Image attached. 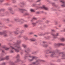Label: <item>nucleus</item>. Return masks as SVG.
Listing matches in <instances>:
<instances>
[{"label":"nucleus","instance_id":"1","mask_svg":"<svg viewBox=\"0 0 65 65\" xmlns=\"http://www.w3.org/2000/svg\"><path fill=\"white\" fill-rule=\"evenodd\" d=\"M20 43L21 40H18L17 44H15L14 45V47H12V46H10V47L11 48L14 50L16 52H19V50H18L17 48H18V49L21 48V46L20 45H18L17 46V44H19V43Z\"/></svg>","mask_w":65,"mask_h":65},{"label":"nucleus","instance_id":"2","mask_svg":"<svg viewBox=\"0 0 65 65\" xmlns=\"http://www.w3.org/2000/svg\"><path fill=\"white\" fill-rule=\"evenodd\" d=\"M28 57L29 58H32V59H30L29 60V61H32L34 59H36V57L33 56H31L30 55H28Z\"/></svg>","mask_w":65,"mask_h":65},{"label":"nucleus","instance_id":"3","mask_svg":"<svg viewBox=\"0 0 65 65\" xmlns=\"http://www.w3.org/2000/svg\"><path fill=\"white\" fill-rule=\"evenodd\" d=\"M40 61H42V60H38L36 61V62H34L32 63V64H37V63H38V62H40Z\"/></svg>","mask_w":65,"mask_h":65},{"label":"nucleus","instance_id":"4","mask_svg":"<svg viewBox=\"0 0 65 65\" xmlns=\"http://www.w3.org/2000/svg\"><path fill=\"white\" fill-rule=\"evenodd\" d=\"M51 57H54V55L55 54V52L54 51L51 52Z\"/></svg>","mask_w":65,"mask_h":65},{"label":"nucleus","instance_id":"5","mask_svg":"<svg viewBox=\"0 0 65 65\" xmlns=\"http://www.w3.org/2000/svg\"><path fill=\"white\" fill-rule=\"evenodd\" d=\"M0 34L1 35H3L5 37L7 36V34H6L4 32H0Z\"/></svg>","mask_w":65,"mask_h":65},{"label":"nucleus","instance_id":"6","mask_svg":"<svg viewBox=\"0 0 65 65\" xmlns=\"http://www.w3.org/2000/svg\"><path fill=\"white\" fill-rule=\"evenodd\" d=\"M5 59H6V60H8L9 59V56H7L5 58H3L1 60H4Z\"/></svg>","mask_w":65,"mask_h":65},{"label":"nucleus","instance_id":"7","mask_svg":"<svg viewBox=\"0 0 65 65\" xmlns=\"http://www.w3.org/2000/svg\"><path fill=\"white\" fill-rule=\"evenodd\" d=\"M60 2L63 3V5H62L63 7H65V2H64L63 0L60 1Z\"/></svg>","mask_w":65,"mask_h":65},{"label":"nucleus","instance_id":"8","mask_svg":"<svg viewBox=\"0 0 65 65\" xmlns=\"http://www.w3.org/2000/svg\"><path fill=\"white\" fill-rule=\"evenodd\" d=\"M41 8L45 9V10H47L48 9V8L45 7L44 6H43L42 7H41Z\"/></svg>","mask_w":65,"mask_h":65},{"label":"nucleus","instance_id":"9","mask_svg":"<svg viewBox=\"0 0 65 65\" xmlns=\"http://www.w3.org/2000/svg\"><path fill=\"white\" fill-rule=\"evenodd\" d=\"M2 47V48H4L5 50L6 51L8 50L9 49V48L6 47V46H3Z\"/></svg>","mask_w":65,"mask_h":65},{"label":"nucleus","instance_id":"10","mask_svg":"<svg viewBox=\"0 0 65 65\" xmlns=\"http://www.w3.org/2000/svg\"><path fill=\"white\" fill-rule=\"evenodd\" d=\"M9 10H10V12L11 14H13L14 13L13 12V11H12V9L11 8H10L9 9Z\"/></svg>","mask_w":65,"mask_h":65},{"label":"nucleus","instance_id":"11","mask_svg":"<svg viewBox=\"0 0 65 65\" xmlns=\"http://www.w3.org/2000/svg\"><path fill=\"white\" fill-rule=\"evenodd\" d=\"M52 35L54 36V38H56V36H58V35H59V34L58 33H57L56 35H55L54 34H53Z\"/></svg>","mask_w":65,"mask_h":65},{"label":"nucleus","instance_id":"12","mask_svg":"<svg viewBox=\"0 0 65 65\" xmlns=\"http://www.w3.org/2000/svg\"><path fill=\"white\" fill-rule=\"evenodd\" d=\"M30 40L32 41H35V40H36V39L33 38H32L30 39Z\"/></svg>","mask_w":65,"mask_h":65},{"label":"nucleus","instance_id":"13","mask_svg":"<svg viewBox=\"0 0 65 65\" xmlns=\"http://www.w3.org/2000/svg\"><path fill=\"white\" fill-rule=\"evenodd\" d=\"M19 11H21L22 12V11H24L25 10V9H19Z\"/></svg>","mask_w":65,"mask_h":65},{"label":"nucleus","instance_id":"14","mask_svg":"<svg viewBox=\"0 0 65 65\" xmlns=\"http://www.w3.org/2000/svg\"><path fill=\"white\" fill-rule=\"evenodd\" d=\"M57 45H64V44H63L59 43Z\"/></svg>","mask_w":65,"mask_h":65},{"label":"nucleus","instance_id":"15","mask_svg":"<svg viewBox=\"0 0 65 65\" xmlns=\"http://www.w3.org/2000/svg\"><path fill=\"white\" fill-rule=\"evenodd\" d=\"M22 46H23V47H24V48H26V45L25 44H23L22 45Z\"/></svg>","mask_w":65,"mask_h":65},{"label":"nucleus","instance_id":"16","mask_svg":"<svg viewBox=\"0 0 65 65\" xmlns=\"http://www.w3.org/2000/svg\"><path fill=\"white\" fill-rule=\"evenodd\" d=\"M42 46L44 47H47L48 45H46L45 44H44L42 45Z\"/></svg>","mask_w":65,"mask_h":65},{"label":"nucleus","instance_id":"17","mask_svg":"<svg viewBox=\"0 0 65 65\" xmlns=\"http://www.w3.org/2000/svg\"><path fill=\"white\" fill-rule=\"evenodd\" d=\"M23 38H24V39H27V38H28V37L26 36H25L23 37Z\"/></svg>","mask_w":65,"mask_h":65},{"label":"nucleus","instance_id":"18","mask_svg":"<svg viewBox=\"0 0 65 65\" xmlns=\"http://www.w3.org/2000/svg\"><path fill=\"white\" fill-rule=\"evenodd\" d=\"M20 61V59H17V60L15 61V63H17V62H18L19 61Z\"/></svg>","mask_w":65,"mask_h":65},{"label":"nucleus","instance_id":"19","mask_svg":"<svg viewBox=\"0 0 65 65\" xmlns=\"http://www.w3.org/2000/svg\"><path fill=\"white\" fill-rule=\"evenodd\" d=\"M61 40L62 41H64L65 40V39L63 38H62L61 39Z\"/></svg>","mask_w":65,"mask_h":65},{"label":"nucleus","instance_id":"20","mask_svg":"<svg viewBox=\"0 0 65 65\" xmlns=\"http://www.w3.org/2000/svg\"><path fill=\"white\" fill-rule=\"evenodd\" d=\"M30 11L31 12H34V10L32 9H30Z\"/></svg>","mask_w":65,"mask_h":65},{"label":"nucleus","instance_id":"21","mask_svg":"<svg viewBox=\"0 0 65 65\" xmlns=\"http://www.w3.org/2000/svg\"><path fill=\"white\" fill-rule=\"evenodd\" d=\"M62 54V57H64L65 56V54H64V52H62L61 53Z\"/></svg>","mask_w":65,"mask_h":65},{"label":"nucleus","instance_id":"22","mask_svg":"<svg viewBox=\"0 0 65 65\" xmlns=\"http://www.w3.org/2000/svg\"><path fill=\"white\" fill-rule=\"evenodd\" d=\"M32 24L33 26H35V25H36V23H32Z\"/></svg>","mask_w":65,"mask_h":65},{"label":"nucleus","instance_id":"23","mask_svg":"<svg viewBox=\"0 0 65 65\" xmlns=\"http://www.w3.org/2000/svg\"><path fill=\"white\" fill-rule=\"evenodd\" d=\"M10 53H13V50H11L10 51Z\"/></svg>","mask_w":65,"mask_h":65},{"label":"nucleus","instance_id":"24","mask_svg":"<svg viewBox=\"0 0 65 65\" xmlns=\"http://www.w3.org/2000/svg\"><path fill=\"white\" fill-rule=\"evenodd\" d=\"M24 27L26 28H27V27H28V25H27L26 24H25L24 25Z\"/></svg>","mask_w":65,"mask_h":65},{"label":"nucleus","instance_id":"25","mask_svg":"<svg viewBox=\"0 0 65 65\" xmlns=\"http://www.w3.org/2000/svg\"><path fill=\"white\" fill-rule=\"evenodd\" d=\"M15 33L16 34H19V33L18 32H17V31H16L15 32Z\"/></svg>","mask_w":65,"mask_h":65},{"label":"nucleus","instance_id":"26","mask_svg":"<svg viewBox=\"0 0 65 65\" xmlns=\"http://www.w3.org/2000/svg\"><path fill=\"white\" fill-rule=\"evenodd\" d=\"M19 57H20V56L19 55H18L16 56V58H19Z\"/></svg>","mask_w":65,"mask_h":65},{"label":"nucleus","instance_id":"27","mask_svg":"<svg viewBox=\"0 0 65 65\" xmlns=\"http://www.w3.org/2000/svg\"><path fill=\"white\" fill-rule=\"evenodd\" d=\"M11 65H14V62H12L11 63Z\"/></svg>","mask_w":65,"mask_h":65},{"label":"nucleus","instance_id":"28","mask_svg":"<svg viewBox=\"0 0 65 65\" xmlns=\"http://www.w3.org/2000/svg\"><path fill=\"white\" fill-rule=\"evenodd\" d=\"M4 1L3 0H0V2H3Z\"/></svg>","mask_w":65,"mask_h":65},{"label":"nucleus","instance_id":"29","mask_svg":"<svg viewBox=\"0 0 65 65\" xmlns=\"http://www.w3.org/2000/svg\"><path fill=\"white\" fill-rule=\"evenodd\" d=\"M33 20H36V18L34 17L33 18Z\"/></svg>","mask_w":65,"mask_h":65},{"label":"nucleus","instance_id":"30","mask_svg":"<svg viewBox=\"0 0 65 65\" xmlns=\"http://www.w3.org/2000/svg\"><path fill=\"white\" fill-rule=\"evenodd\" d=\"M6 63L5 62H4L3 63V65H5Z\"/></svg>","mask_w":65,"mask_h":65},{"label":"nucleus","instance_id":"31","mask_svg":"<svg viewBox=\"0 0 65 65\" xmlns=\"http://www.w3.org/2000/svg\"><path fill=\"white\" fill-rule=\"evenodd\" d=\"M26 15H29V13H25Z\"/></svg>","mask_w":65,"mask_h":65},{"label":"nucleus","instance_id":"32","mask_svg":"<svg viewBox=\"0 0 65 65\" xmlns=\"http://www.w3.org/2000/svg\"><path fill=\"white\" fill-rule=\"evenodd\" d=\"M33 33L32 32H31L29 33L30 34H33Z\"/></svg>","mask_w":65,"mask_h":65},{"label":"nucleus","instance_id":"33","mask_svg":"<svg viewBox=\"0 0 65 65\" xmlns=\"http://www.w3.org/2000/svg\"><path fill=\"white\" fill-rule=\"evenodd\" d=\"M40 1V0H39L38 1H37L36 2H39V1Z\"/></svg>","mask_w":65,"mask_h":65},{"label":"nucleus","instance_id":"34","mask_svg":"<svg viewBox=\"0 0 65 65\" xmlns=\"http://www.w3.org/2000/svg\"><path fill=\"white\" fill-rule=\"evenodd\" d=\"M9 19H7V21H9Z\"/></svg>","mask_w":65,"mask_h":65},{"label":"nucleus","instance_id":"35","mask_svg":"<svg viewBox=\"0 0 65 65\" xmlns=\"http://www.w3.org/2000/svg\"><path fill=\"white\" fill-rule=\"evenodd\" d=\"M2 52L3 53H4V51L3 50V51H2Z\"/></svg>","mask_w":65,"mask_h":65},{"label":"nucleus","instance_id":"36","mask_svg":"<svg viewBox=\"0 0 65 65\" xmlns=\"http://www.w3.org/2000/svg\"><path fill=\"white\" fill-rule=\"evenodd\" d=\"M52 31H54V30H52Z\"/></svg>","mask_w":65,"mask_h":65},{"label":"nucleus","instance_id":"37","mask_svg":"<svg viewBox=\"0 0 65 65\" xmlns=\"http://www.w3.org/2000/svg\"><path fill=\"white\" fill-rule=\"evenodd\" d=\"M48 21H47V23H48Z\"/></svg>","mask_w":65,"mask_h":65},{"label":"nucleus","instance_id":"38","mask_svg":"<svg viewBox=\"0 0 65 65\" xmlns=\"http://www.w3.org/2000/svg\"><path fill=\"white\" fill-rule=\"evenodd\" d=\"M43 43H45V42H43Z\"/></svg>","mask_w":65,"mask_h":65},{"label":"nucleus","instance_id":"39","mask_svg":"<svg viewBox=\"0 0 65 65\" xmlns=\"http://www.w3.org/2000/svg\"><path fill=\"white\" fill-rule=\"evenodd\" d=\"M39 22V21H38L37 22V23H38Z\"/></svg>","mask_w":65,"mask_h":65},{"label":"nucleus","instance_id":"40","mask_svg":"<svg viewBox=\"0 0 65 65\" xmlns=\"http://www.w3.org/2000/svg\"><path fill=\"white\" fill-rule=\"evenodd\" d=\"M25 52H27V51H26V50L25 51Z\"/></svg>","mask_w":65,"mask_h":65},{"label":"nucleus","instance_id":"41","mask_svg":"<svg viewBox=\"0 0 65 65\" xmlns=\"http://www.w3.org/2000/svg\"><path fill=\"white\" fill-rule=\"evenodd\" d=\"M61 25H59V27H61Z\"/></svg>","mask_w":65,"mask_h":65},{"label":"nucleus","instance_id":"42","mask_svg":"<svg viewBox=\"0 0 65 65\" xmlns=\"http://www.w3.org/2000/svg\"><path fill=\"white\" fill-rule=\"evenodd\" d=\"M37 13H39V12H37Z\"/></svg>","mask_w":65,"mask_h":65},{"label":"nucleus","instance_id":"43","mask_svg":"<svg viewBox=\"0 0 65 65\" xmlns=\"http://www.w3.org/2000/svg\"><path fill=\"white\" fill-rule=\"evenodd\" d=\"M27 50V51H29V50Z\"/></svg>","mask_w":65,"mask_h":65},{"label":"nucleus","instance_id":"44","mask_svg":"<svg viewBox=\"0 0 65 65\" xmlns=\"http://www.w3.org/2000/svg\"><path fill=\"white\" fill-rule=\"evenodd\" d=\"M1 44H0V46H1Z\"/></svg>","mask_w":65,"mask_h":65},{"label":"nucleus","instance_id":"45","mask_svg":"<svg viewBox=\"0 0 65 65\" xmlns=\"http://www.w3.org/2000/svg\"><path fill=\"white\" fill-rule=\"evenodd\" d=\"M39 5H40V4H39Z\"/></svg>","mask_w":65,"mask_h":65},{"label":"nucleus","instance_id":"46","mask_svg":"<svg viewBox=\"0 0 65 65\" xmlns=\"http://www.w3.org/2000/svg\"><path fill=\"white\" fill-rule=\"evenodd\" d=\"M35 36H36L35 35Z\"/></svg>","mask_w":65,"mask_h":65}]
</instances>
